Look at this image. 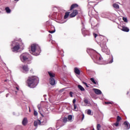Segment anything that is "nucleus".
<instances>
[{
	"instance_id": "obj_43",
	"label": "nucleus",
	"mask_w": 130,
	"mask_h": 130,
	"mask_svg": "<svg viewBox=\"0 0 130 130\" xmlns=\"http://www.w3.org/2000/svg\"><path fill=\"white\" fill-rule=\"evenodd\" d=\"M49 24V22L47 21V22H46V25H48Z\"/></svg>"
},
{
	"instance_id": "obj_18",
	"label": "nucleus",
	"mask_w": 130,
	"mask_h": 130,
	"mask_svg": "<svg viewBox=\"0 0 130 130\" xmlns=\"http://www.w3.org/2000/svg\"><path fill=\"white\" fill-rule=\"evenodd\" d=\"M69 16H70V12H66L65 15L64 16V19H68Z\"/></svg>"
},
{
	"instance_id": "obj_37",
	"label": "nucleus",
	"mask_w": 130,
	"mask_h": 130,
	"mask_svg": "<svg viewBox=\"0 0 130 130\" xmlns=\"http://www.w3.org/2000/svg\"><path fill=\"white\" fill-rule=\"evenodd\" d=\"M38 108L39 111H40V110H41V107L40 106H38Z\"/></svg>"
},
{
	"instance_id": "obj_35",
	"label": "nucleus",
	"mask_w": 130,
	"mask_h": 130,
	"mask_svg": "<svg viewBox=\"0 0 130 130\" xmlns=\"http://www.w3.org/2000/svg\"><path fill=\"white\" fill-rule=\"evenodd\" d=\"M73 103L74 104V105H75V104H76V99H74L73 100Z\"/></svg>"
},
{
	"instance_id": "obj_4",
	"label": "nucleus",
	"mask_w": 130,
	"mask_h": 130,
	"mask_svg": "<svg viewBox=\"0 0 130 130\" xmlns=\"http://www.w3.org/2000/svg\"><path fill=\"white\" fill-rule=\"evenodd\" d=\"M20 57L21 61H22V62H25V61H27V60L29 59L30 54L27 53H23L20 55Z\"/></svg>"
},
{
	"instance_id": "obj_21",
	"label": "nucleus",
	"mask_w": 130,
	"mask_h": 130,
	"mask_svg": "<svg viewBox=\"0 0 130 130\" xmlns=\"http://www.w3.org/2000/svg\"><path fill=\"white\" fill-rule=\"evenodd\" d=\"M90 81H91V82L92 83H93L94 84V85H97V81H95V80L94 79V78H91L90 79Z\"/></svg>"
},
{
	"instance_id": "obj_11",
	"label": "nucleus",
	"mask_w": 130,
	"mask_h": 130,
	"mask_svg": "<svg viewBox=\"0 0 130 130\" xmlns=\"http://www.w3.org/2000/svg\"><path fill=\"white\" fill-rule=\"evenodd\" d=\"M22 125H24V126H26L28 123V119L26 117H25L23 118L22 122Z\"/></svg>"
},
{
	"instance_id": "obj_28",
	"label": "nucleus",
	"mask_w": 130,
	"mask_h": 130,
	"mask_svg": "<svg viewBox=\"0 0 130 130\" xmlns=\"http://www.w3.org/2000/svg\"><path fill=\"white\" fill-rule=\"evenodd\" d=\"M119 125V122L116 121V123H114V125H115V126H118V125Z\"/></svg>"
},
{
	"instance_id": "obj_17",
	"label": "nucleus",
	"mask_w": 130,
	"mask_h": 130,
	"mask_svg": "<svg viewBox=\"0 0 130 130\" xmlns=\"http://www.w3.org/2000/svg\"><path fill=\"white\" fill-rule=\"evenodd\" d=\"M124 125H125L127 129H129L130 125H129V124H128L127 123V122H126V121L124 122Z\"/></svg>"
},
{
	"instance_id": "obj_38",
	"label": "nucleus",
	"mask_w": 130,
	"mask_h": 130,
	"mask_svg": "<svg viewBox=\"0 0 130 130\" xmlns=\"http://www.w3.org/2000/svg\"><path fill=\"white\" fill-rule=\"evenodd\" d=\"M102 59H103L102 57H100L99 58V61H101Z\"/></svg>"
},
{
	"instance_id": "obj_12",
	"label": "nucleus",
	"mask_w": 130,
	"mask_h": 130,
	"mask_svg": "<svg viewBox=\"0 0 130 130\" xmlns=\"http://www.w3.org/2000/svg\"><path fill=\"white\" fill-rule=\"evenodd\" d=\"M78 7H79V5L77 4H72L70 7V11H72V10H74V9H76V8H78Z\"/></svg>"
},
{
	"instance_id": "obj_36",
	"label": "nucleus",
	"mask_w": 130,
	"mask_h": 130,
	"mask_svg": "<svg viewBox=\"0 0 130 130\" xmlns=\"http://www.w3.org/2000/svg\"><path fill=\"white\" fill-rule=\"evenodd\" d=\"M93 36H94V38H96V37H97V36H98V35H97V34H93Z\"/></svg>"
},
{
	"instance_id": "obj_20",
	"label": "nucleus",
	"mask_w": 130,
	"mask_h": 130,
	"mask_svg": "<svg viewBox=\"0 0 130 130\" xmlns=\"http://www.w3.org/2000/svg\"><path fill=\"white\" fill-rule=\"evenodd\" d=\"M113 8H114L115 9H119V5H118L117 4H114L113 5Z\"/></svg>"
},
{
	"instance_id": "obj_10",
	"label": "nucleus",
	"mask_w": 130,
	"mask_h": 130,
	"mask_svg": "<svg viewBox=\"0 0 130 130\" xmlns=\"http://www.w3.org/2000/svg\"><path fill=\"white\" fill-rule=\"evenodd\" d=\"M93 91H94V93L97 95H101L102 94L101 90L97 88H93Z\"/></svg>"
},
{
	"instance_id": "obj_25",
	"label": "nucleus",
	"mask_w": 130,
	"mask_h": 130,
	"mask_svg": "<svg viewBox=\"0 0 130 130\" xmlns=\"http://www.w3.org/2000/svg\"><path fill=\"white\" fill-rule=\"evenodd\" d=\"M100 128H101V125H100V124H98L96 125V129L100 130Z\"/></svg>"
},
{
	"instance_id": "obj_42",
	"label": "nucleus",
	"mask_w": 130,
	"mask_h": 130,
	"mask_svg": "<svg viewBox=\"0 0 130 130\" xmlns=\"http://www.w3.org/2000/svg\"><path fill=\"white\" fill-rule=\"evenodd\" d=\"M83 83V84H84V85H87V83H86V82H82Z\"/></svg>"
},
{
	"instance_id": "obj_41",
	"label": "nucleus",
	"mask_w": 130,
	"mask_h": 130,
	"mask_svg": "<svg viewBox=\"0 0 130 130\" xmlns=\"http://www.w3.org/2000/svg\"><path fill=\"white\" fill-rule=\"evenodd\" d=\"M84 118H85V115L84 114H83L82 115V120H83V119H84Z\"/></svg>"
},
{
	"instance_id": "obj_6",
	"label": "nucleus",
	"mask_w": 130,
	"mask_h": 130,
	"mask_svg": "<svg viewBox=\"0 0 130 130\" xmlns=\"http://www.w3.org/2000/svg\"><path fill=\"white\" fill-rule=\"evenodd\" d=\"M19 49H20V45L19 44H17V45H15L14 47H13V48H12V50L13 52L18 51V50H19Z\"/></svg>"
},
{
	"instance_id": "obj_2",
	"label": "nucleus",
	"mask_w": 130,
	"mask_h": 130,
	"mask_svg": "<svg viewBox=\"0 0 130 130\" xmlns=\"http://www.w3.org/2000/svg\"><path fill=\"white\" fill-rule=\"evenodd\" d=\"M40 52H41V49L38 44H33L31 45L30 53L32 55H39Z\"/></svg>"
},
{
	"instance_id": "obj_19",
	"label": "nucleus",
	"mask_w": 130,
	"mask_h": 130,
	"mask_svg": "<svg viewBox=\"0 0 130 130\" xmlns=\"http://www.w3.org/2000/svg\"><path fill=\"white\" fill-rule=\"evenodd\" d=\"M78 88L80 89V91H85V88H84V87H83L81 85H78Z\"/></svg>"
},
{
	"instance_id": "obj_16",
	"label": "nucleus",
	"mask_w": 130,
	"mask_h": 130,
	"mask_svg": "<svg viewBox=\"0 0 130 130\" xmlns=\"http://www.w3.org/2000/svg\"><path fill=\"white\" fill-rule=\"evenodd\" d=\"M82 32L84 35H89V31L86 30V28H83L82 29Z\"/></svg>"
},
{
	"instance_id": "obj_49",
	"label": "nucleus",
	"mask_w": 130,
	"mask_h": 130,
	"mask_svg": "<svg viewBox=\"0 0 130 130\" xmlns=\"http://www.w3.org/2000/svg\"><path fill=\"white\" fill-rule=\"evenodd\" d=\"M89 4H91V2H89Z\"/></svg>"
},
{
	"instance_id": "obj_15",
	"label": "nucleus",
	"mask_w": 130,
	"mask_h": 130,
	"mask_svg": "<svg viewBox=\"0 0 130 130\" xmlns=\"http://www.w3.org/2000/svg\"><path fill=\"white\" fill-rule=\"evenodd\" d=\"M74 72L77 75H81V71H80V70L77 67L74 68Z\"/></svg>"
},
{
	"instance_id": "obj_47",
	"label": "nucleus",
	"mask_w": 130,
	"mask_h": 130,
	"mask_svg": "<svg viewBox=\"0 0 130 130\" xmlns=\"http://www.w3.org/2000/svg\"><path fill=\"white\" fill-rule=\"evenodd\" d=\"M16 88L17 90H19V88L16 87Z\"/></svg>"
},
{
	"instance_id": "obj_39",
	"label": "nucleus",
	"mask_w": 130,
	"mask_h": 130,
	"mask_svg": "<svg viewBox=\"0 0 130 130\" xmlns=\"http://www.w3.org/2000/svg\"><path fill=\"white\" fill-rule=\"evenodd\" d=\"M105 104H112L111 102H105Z\"/></svg>"
},
{
	"instance_id": "obj_7",
	"label": "nucleus",
	"mask_w": 130,
	"mask_h": 130,
	"mask_svg": "<svg viewBox=\"0 0 130 130\" xmlns=\"http://www.w3.org/2000/svg\"><path fill=\"white\" fill-rule=\"evenodd\" d=\"M122 31H123L124 32H129V28L126 26H121L119 28Z\"/></svg>"
},
{
	"instance_id": "obj_50",
	"label": "nucleus",
	"mask_w": 130,
	"mask_h": 130,
	"mask_svg": "<svg viewBox=\"0 0 130 130\" xmlns=\"http://www.w3.org/2000/svg\"><path fill=\"white\" fill-rule=\"evenodd\" d=\"M92 130H95L94 128Z\"/></svg>"
},
{
	"instance_id": "obj_24",
	"label": "nucleus",
	"mask_w": 130,
	"mask_h": 130,
	"mask_svg": "<svg viewBox=\"0 0 130 130\" xmlns=\"http://www.w3.org/2000/svg\"><path fill=\"white\" fill-rule=\"evenodd\" d=\"M67 119H68V120H72V119H73V116H72V115H69L68 116Z\"/></svg>"
},
{
	"instance_id": "obj_30",
	"label": "nucleus",
	"mask_w": 130,
	"mask_h": 130,
	"mask_svg": "<svg viewBox=\"0 0 130 130\" xmlns=\"http://www.w3.org/2000/svg\"><path fill=\"white\" fill-rule=\"evenodd\" d=\"M123 20L125 23H127V18H126V17H123Z\"/></svg>"
},
{
	"instance_id": "obj_45",
	"label": "nucleus",
	"mask_w": 130,
	"mask_h": 130,
	"mask_svg": "<svg viewBox=\"0 0 130 130\" xmlns=\"http://www.w3.org/2000/svg\"><path fill=\"white\" fill-rule=\"evenodd\" d=\"M14 2H19L20 0H14Z\"/></svg>"
},
{
	"instance_id": "obj_31",
	"label": "nucleus",
	"mask_w": 130,
	"mask_h": 130,
	"mask_svg": "<svg viewBox=\"0 0 130 130\" xmlns=\"http://www.w3.org/2000/svg\"><path fill=\"white\" fill-rule=\"evenodd\" d=\"M34 115L35 116H37V115H38V113L35 110H34Z\"/></svg>"
},
{
	"instance_id": "obj_34",
	"label": "nucleus",
	"mask_w": 130,
	"mask_h": 130,
	"mask_svg": "<svg viewBox=\"0 0 130 130\" xmlns=\"http://www.w3.org/2000/svg\"><path fill=\"white\" fill-rule=\"evenodd\" d=\"M49 33H51V34H52L53 33H54V32H55V31H54V30H52V31L49 30Z\"/></svg>"
},
{
	"instance_id": "obj_29",
	"label": "nucleus",
	"mask_w": 130,
	"mask_h": 130,
	"mask_svg": "<svg viewBox=\"0 0 130 130\" xmlns=\"http://www.w3.org/2000/svg\"><path fill=\"white\" fill-rule=\"evenodd\" d=\"M91 113H92V111L91 110L89 109L87 110V114L88 115H91Z\"/></svg>"
},
{
	"instance_id": "obj_40",
	"label": "nucleus",
	"mask_w": 130,
	"mask_h": 130,
	"mask_svg": "<svg viewBox=\"0 0 130 130\" xmlns=\"http://www.w3.org/2000/svg\"><path fill=\"white\" fill-rule=\"evenodd\" d=\"M113 62V58L112 59L111 61H110L109 63H112Z\"/></svg>"
},
{
	"instance_id": "obj_46",
	"label": "nucleus",
	"mask_w": 130,
	"mask_h": 130,
	"mask_svg": "<svg viewBox=\"0 0 130 130\" xmlns=\"http://www.w3.org/2000/svg\"><path fill=\"white\" fill-rule=\"evenodd\" d=\"M30 73H33V70H30Z\"/></svg>"
},
{
	"instance_id": "obj_32",
	"label": "nucleus",
	"mask_w": 130,
	"mask_h": 130,
	"mask_svg": "<svg viewBox=\"0 0 130 130\" xmlns=\"http://www.w3.org/2000/svg\"><path fill=\"white\" fill-rule=\"evenodd\" d=\"M74 110L76 111V109H77V105L76 104H74Z\"/></svg>"
},
{
	"instance_id": "obj_22",
	"label": "nucleus",
	"mask_w": 130,
	"mask_h": 130,
	"mask_svg": "<svg viewBox=\"0 0 130 130\" xmlns=\"http://www.w3.org/2000/svg\"><path fill=\"white\" fill-rule=\"evenodd\" d=\"M5 10L6 11V12L8 13V14H9L10 13H11V9H10V8L9 7H6L5 8Z\"/></svg>"
},
{
	"instance_id": "obj_14",
	"label": "nucleus",
	"mask_w": 130,
	"mask_h": 130,
	"mask_svg": "<svg viewBox=\"0 0 130 130\" xmlns=\"http://www.w3.org/2000/svg\"><path fill=\"white\" fill-rule=\"evenodd\" d=\"M48 74L49 77H50V78H55V74H54V73L51 71H49V72H48Z\"/></svg>"
},
{
	"instance_id": "obj_44",
	"label": "nucleus",
	"mask_w": 130,
	"mask_h": 130,
	"mask_svg": "<svg viewBox=\"0 0 130 130\" xmlns=\"http://www.w3.org/2000/svg\"><path fill=\"white\" fill-rule=\"evenodd\" d=\"M86 88H89V86H88V85L86 84V85H85Z\"/></svg>"
},
{
	"instance_id": "obj_26",
	"label": "nucleus",
	"mask_w": 130,
	"mask_h": 130,
	"mask_svg": "<svg viewBox=\"0 0 130 130\" xmlns=\"http://www.w3.org/2000/svg\"><path fill=\"white\" fill-rule=\"evenodd\" d=\"M121 120V117L119 116H117V121H118L119 122Z\"/></svg>"
},
{
	"instance_id": "obj_48",
	"label": "nucleus",
	"mask_w": 130,
	"mask_h": 130,
	"mask_svg": "<svg viewBox=\"0 0 130 130\" xmlns=\"http://www.w3.org/2000/svg\"><path fill=\"white\" fill-rule=\"evenodd\" d=\"M8 96H9V94H7L6 95V97H8Z\"/></svg>"
},
{
	"instance_id": "obj_5",
	"label": "nucleus",
	"mask_w": 130,
	"mask_h": 130,
	"mask_svg": "<svg viewBox=\"0 0 130 130\" xmlns=\"http://www.w3.org/2000/svg\"><path fill=\"white\" fill-rule=\"evenodd\" d=\"M79 13L78 12V11L77 10H74L71 14H70V18H74L78 15Z\"/></svg>"
},
{
	"instance_id": "obj_8",
	"label": "nucleus",
	"mask_w": 130,
	"mask_h": 130,
	"mask_svg": "<svg viewBox=\"0 0 130 130\" xmlns=\"http://www.w3.org/2000/svg\"><path fill=\"white\" fill-rule=\"evenodd\" d=\"M22 69L24 72H25V73H28V72H29V68L28 67V65H22Z\"/></svg>"
},
{
	"instance_id": "obj_3",
	"label": "nucleus",
	"mask_w": 130,
	"mask_h": 130,
	"mask_svg": "<svg viewBox=\"0 0 130 130\" xmlns=\"http://www.w3.org/2000/svg\"><path fill=\"white\" fill-rule=\"evenodd\" d=\"M101 47L102 48V51L103 52H105L108 55L110 54V50L108 49V48H107V46H106V42L102 41L101 43Z\"/></svg>"
},
{
	"instance_id": "obj_13",
	"label": "nucleus",
	"mask_w": 130,
	"mask_h": 130,
	"mask_svg": "<svg viewBox=\"0 0 130 130\" xmlns=\"http://www.w3.org/2000/svg\"><path fill=\"white\" fill-rule=\"evenodd\" d=\"M34 126L40 125V124H41V121H40V120H37L36 121H34Z\"/></svg>"
},
{
	"instance_id": "obj_1",
	"label": "nucleus",
	"mask_w": 130,
	"mask_h": 130,
	"mask_svg": "<svg viewBox=\"0 0 130 130\" xmlns=\"http://www.w3.org/2000/svg\"><path fill=\"white\" fill-rule=\"evenodd\" d=\"M39 83V78L37 76H32L28 77L26 84L29 88H35Z\"/></svg>"
},
{
	"instance_id": "obj_23",
	"label": "nucleus",
	"mask_w": 130,
	"mask_h": 130,
	"mask_svg": "<svg viewBox=\"0 0 130 130\" xmlns=\"http://www.w3.org/2000/svg\"><path fill=\"white\" fill-rule=\"evenodd\" d=\"M62 121L63 122H64V123H66V122H68V118L67 117H64L62 119Z\"/></svg>"
},
{
	"instance_id": "obj_33",
	"label": "nucleus",
	"mask_w": 130,
	"mask_h": 130,
	"mask_svg": "<svg viewBox=\"0 0 130 130\" xmlns=\"http://www.w3.org/2000/svg\"><path fill=\"white\" fill-rule=\"evenodd\" d=\"M73 94H74V93H73V92L71 91L70 92V97H73Z\"/></svg>"
},
{
	"instance_id": "obj_9",
	"label": "nucleus",
	"mask_w": 130,
	"mask_h": 130,
	"mask_svg": "<svg viewBox=\"0 0 130 130\" xmlns=\"http://www.w3.org/2000/svg\"><path fill=\"white\" fill-rule=\"evenodd\" d=\"M49 83L51 86H54L55 85V79L54 78H50Z\"/></svg>"
},
{
	"instance_id": "obj_27",
	"label": "nucleus",
	"mask_w": 130,
	"mask_h": 130,
	"mask_svg": "<svg viewBox=\"0 0 130 130\" xmlns=\"http://www.w3.org/2000/svg\"><path fill=\"white\" fill-rule=\"evenodd\" d=\"M84 102L85 104H89V100L87 99H84Z\"/></svg>"
}]
</instances>
